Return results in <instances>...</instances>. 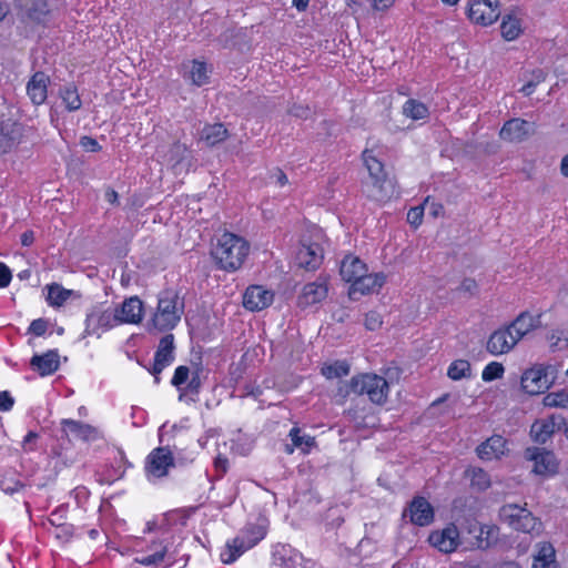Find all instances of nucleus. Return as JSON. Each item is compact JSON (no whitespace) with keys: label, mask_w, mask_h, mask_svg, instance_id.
<instances>
[{"label":"nucleus","mask_w":568,"mask_h":568,"mask_svg":"<svg viewBox=\"0 0 568 568\" xmlns=\"http://www.w3.org/2000/svg\"><path fill=\"white\" fill-rule=\"evenodd\" d=\"M250 252V243L242 236L224 232L213 246L212 256L221 270L234 272L239 270Z\"/></svg>","instance_id":"nucleus-1"},{"label":"nucleus","mask_w":568,"mask_h":568,"mask_svg":"<svg viewBox=\"0 0 568 568\" xmlns=\"http://www.w3.org/2000/svg\"><path fill=\"white\" fill-rule=\"evenodd\" d=\"M184 313V302L172 290L162 292L159 296L156 312L152 323L159 331L173 329L181 321Z\"/></svg>","instance_id":"nucleus-2"},{"label":"nucleus","mask_w":568,"mask_h":568,"mask_svg":"<svg viewBox=\"0 0 568 568\" xmlns=\"http://www.w3.org/2000/svg\"><path fill=\"white\" fill-rule=\"evenodd\" d=\"M266 536V530L260 525H250L243 529L236 537L227 540L225 547L221 551V560L223 564H233L245 551L256 546Z\"/></svg>","instance_id":"nucleus-3"},{"label":"nucleus","mask_w":568,"mask_h":568,"mask_svg":"<svg viewBox=\"0 0 568 568\" xmlns=\"http://www.w3.org/2000/svg\"><path fill=\"white\" fill-rule=\"evenodd\" d=\"M499 515L514 530L531 536H539L542 532V523L526 507L507 504L500 508Z\"/></svg>","instance_id":"nucleus-4"},{"label":"nucleus","mask_w":568,"mask_h":568,"mask_svg":"<svg viewBox=\"0 0 568 568\" xmlns=\"http://www.w3.org/2000/svg\"><path fill=\"white\" fill-rule=\"evenodd\" d=\"M363 160L373 183L368 196L379 202L390 199L395 192L394 183L386 178L384 164L368 150L363 152Z\"/></svg>","instance_id":"nucleus-5"},{"label":"nucleus","mask_w":568,"mask_h":568,"mask_svg":"<svg viewBox=\"0 0 568 568\" xmlns=\"http://www.w3.org/2000/svg\"><path fill=\"white\" fill-rule=\"evenodd\" d=\"M349 388L354 394L367 395L369 400L376 405L386 403L389 385L387 381L377 374H361L351 379Z\"/></svg>","instance_id":"nucleus-6"},{"label":"nucleus","mask_w":568,"mask_h":568,"mask_svg":"<svg viewBox=\"0 0 568 568\" xmlns=\"http://www.w3.org/2000/svg\"><path fill=\"white\" fill-rule=\"evenodd\" d=\"M202 373L203 369L200 366L190 368L187 366H178L172 377V385L179 390V399L195 402L200 390L202 388Z\"/></svg>","instance_id":"nucleus-7"},{"label":"nucleus","mask_w":568,"mask_h":568,"mask_svg":"<svg viewBox=\"0 0 568 568\" xmlns=\"http://www.w3.org/2000/svg\"><path fill=\"white\" fill-rule=\"evenodd\" d=\"M116 318L114 308L103 304L94 305L87 314L84 334L100 337L103 333L119 326Z\"/></svg>","instance_id":"nucleus-8"},{"label":"nucleus","mask_w":568,"mask_h":568,"mask_svg":"<svg viewBox=\"0 0 568 568\" xmlns=\"http://www.w3.org/2000/svg\"><path fill=\"white\" fill-rule=\"evenodd\" d=\"M174 467V457L168 447L154 448L145 460V476L149 481L155 483L168 476L171 468Z\"/></svg>","instance_id":"nucleus-9"},{"label":"nucleus","mask_w":568,"mask_h":568,"mask_svg":"<svg viewBox=\"0 0 568 568\" xmlns=\"http://www.w3.org/2000/svg\"><path fill=\"white\" fill-rule=\"evenodd\" d=\"M467 16L476 24L490 26L500 16L498 0H470Z\"/></svg>","instance_id":"nucleus-10"},{"label":"nucleus","mask_w":568,"mask_h":568,"mask_svg":"<svg viewBox=\"0 0 568 568\" xmlns=\"http://www.w3.org/2000/svg\"><path fill=\"white\" fill-rule=\"evenodd\" d=\"M466 532L471 537V546L486 549L498 538V527L493 524H480L476 519L466 521Z\"/></svg>","instance_id":"nucleus-11"},{"label":"nucleus","mask_w":568,"mask_h":568,"mask_svg":"<svg viewBox=\"0 0 568 568\" xmlns=\"http://www.w3.org/2000/svg\"><path fill=\"white\" fill-rule=\"evenodd\" d=\"M521 388L529 395L540 394L549 387L547 369L542 365H537L526 369L520 379Z\"/></svg>","instance_id":"nucleus-12"},{"label":"nucleus","mask_w":568,"mask_h":568,"mask_svg":"<svg viewBox=\"0 0 568 568\" xmlns=\"http://www.w3.org/2000/svg\"><path fill=\"white\" fill-rule=\"evenodd\" d=\"M174 359V336L168 334L160 339L158 349L154 355V363L150 368V373L154 376L155 383H159V375Z\"/></svg>","instance_id":"nucleus-13"},{"label":"nucleus","mask_w":568,"mask_h":568,"mask_svg":"<svg viewBox=\"0 0 568 568\" xmlns=\"http://www.w3.org/2000/svg\"><path fill=\"white\" fill-rule=\"evenodd\" d=\"M428 541L442 552H453L460 544L458 528L454 524H450L442 530L433 531L428 537Z\"/></svg>","instance_id":"nucleus-14"},{"label":"nucleus","mask_w":568,"mask_h":568,"mask_svg":"<svg viewBox=\"0 0 568 568\" xmlns=\"http://www.w3.org/2000/svg\"><path fill=\"white\" fill-rule=\"evenodd\" d=\"M517 339L511 333L508 326L500 327L494 331L487 341L486 349L494 356L508 354L516 345Z\"/></svg>","instance_id":"nucleus-15"},{"label":"nucleus","mask_w":568,"mask_h":568,"mask_svg":"<svg viewBox=\"0 0 568 568\" xmlns=\"http://www.w3.org/2000/svg\"><path fill=\"white\" fill-rule=\"evenodd\" d=\"M324 258L323 247L315 242L303 241L296 253V263L300 267L307 271L318 268Z\"/></svg>","instance_id":"nucleus-16"},{"label":"nucleus","mask_w":568,"mask_h":568,"mask_svg":"<svg viewBox=\"0 0 568 568\" xmlns=\"http://www.w3.org/2000/svg\"><path fill=\"white\" fill-rule=\"evenodd\" d=\"M272 568H304L303 555L290 545L278 544L272 551Z\"/></svg>","instance_id":"nucleus-17"},{"label":"nucleus","mask_w":568,"mask_h":568,"mask_svg":"<svg viewBox=\"0 0 568 568\" xmlns=\"http://www.w3.org/2000/svg\"><path fill=\"white\" fill-rule=\"evenodd\" d=\"M384 283L385 275L383 273L364 272V274L351 284L348 295L352 300H357L358 296L377 292Z\"/></svg>","instance_id":"nucleus-18"},{"label":"nucleus","mask_w":568,"mask_h":568,"mask_svg":"<svg viewBox=\"0 0 568 568\" xmlns=\"http://www.w3.org/2000/svg\"><path fill=\"white\" fill-rule=\"evenodd\" d=\"M526 458L534 462V473L537 475L548 476L557 470V462L555 455L544 448L532 447L526 449Z\"/></svg>","instance_id":"nucleus-19"},{"label":"nucleus","mask_w":568,"mask_h":568,"mask_svg":"<svg viewBox=\"0 0 568 568\" xmlns=\"http://www.w3.org/2000/svg\"><path fill=\"white\" fill-rule=\"evenodd\" d=\"M274 300V293L261 285H251L243 295V306L252 312L268 307Z\"/></svg>","instance_id":"nucleus-20"},{"label":"nucleus","mask_w":568,"mask_h":568,"mask_svg":"<svg viewBox=\"0 0 568 568\" xmlns=\"http://www.w3.org/2000/svg\"><path fill=\"white\" fill-rule=\"evenodd\" d=\"M406 516L414 525L424 527L434 520V509L426 498L415 497L404 511V517Z\"/></svg>","instance_id":"nucleus-21"},{"label":"nucleus","mask_w":568,"mask_h":568,"mask_svg":"<svg viewBox=\"0 0 568 568\" xmlns=\"http://www.w3.org/2000/svg\"><path fill=\"white\" fill-rule=\"evenodd\" d=\"M119 325L138 324L143 317V303L138 296L125 298L119 306L114 307Z\"/></svg>","instance_id":"nucleus-22"},{"label":"nucleus","mask_w":568,"mask_h":568,"mask_svg":"<svg viewBox=\"0 0 568 568\" xmlns=\"http://www.w3.org/2000/svg\"><path fill=\"white\" fill-rule=\"evenodd\" d=\"M22 139V128L11 120L0 121V153L6 154L17 148Z\"/></svg>","instance_id":"nucleus-23"},{"label":"nucleus","mask_w":568,"mask_h":568,"mask_svg":"<svg viewBox=\"0 0 568 568\" xmlns=\"http://www.w3.org/2000/svg\"><path fill=\"white\" fill-rule=\"evenodd\" d=\"M183 78L191 84L202 87L210 81L211 69L204 61L192 60L183 63Z\"/></svg>","instance_id":"nucleus-24"},{"label":"nucleus","mask_w":568,"mask_h":568,"mask_svg":"<svg viewBox=\"0 0 568 568\" xmlns=\"http://www.w3.org/2000/svg\"><path fill=\"white\" fill-rule=\"evenodd\" d=\"M531 130V124L523 119H510L499 131L500 139L508 142H520L528 136Z\"/></svg>","instance_id":"nucleus-25"},{"label":"nucleus","mask_w":568,"mask_h":568,"mask_svg":"<svg viewBox=\"0 0 568 568\" xmlns=\"http://www.w3.org/2000/svg\"><path fill=\"white\" fill-rule=\"evenodd\" d=\"M328 287L326 280L318 278L315 282L304 285L298 303L301 306H310L324 301L327 296Z\"/></svg>","instance_id":"nucleus-26"},{"label":"nucleus","mask_w":568,"mask_h":568,"mask_svg":"<svg viewBox=\"0 0 568 568\" xmlns=\"http://www.w3.org/2000/svg\"><path fill=\"white\" fill-rule=\"evenodd\" d=\"M540 315H532L528 312L520 313L508 326L513 335L519 342L528 333L540 326Z\"/></svg>","instance_id":"nucleus-27"},{"label":"nucleus","mask_w":568,"mask_h":568,"mask_svg":"<svg viewBox=\"0 0 568 568\" xmlns=\"http://www.w3.org/2000/svg\"><path fill=\"white\" fill-rule=\"evenodd\" d=\"M49 77L43 72H36L27 84V93L33 104L44 103L48 95Z\"/></svg>","instance_id":"nucleus-28"},{"label":"nucleus","mask_w":568,"mask_h":568,"mask_svg":"<svg viewBox=\"0 0 568 568\" xmlns=\"http://www.w3.org/2000/svg\"><path fill=\"white\" fill-rule=\"evenodd\" d=\"M506 439L503 436L494 435L477 448V455L483 460L500 458L506 452Z\"/></svg>","instance_id":"nucleus-29"},{"label":"nucleus","mask_w":568,"mask_h":568,"mask_svg":"<svg viewBox=\"0 0 568 568\" xmlns=\"http://www.w3.org/2000/svg\"><path fill=\"white\" fill-rule=\"evenodd\" d=\"M364 272H367V265L355 255H346L342 263L339 273L344 281L353 284Z\"/></svg>","instance_id":"nucleus-30"},{"label":"nucleus","mask_w":568,"mask_h":568,"mask_svg":"<svg viewBox=\"0 0 568 568\" xmlns=\"http://www.w3.org/2000/svg\"><path fill=\"white\" fill-rule=\"evenodd\" d=\"M30 365L41 376L51 375L59 368V353L52 349L42 355H34L30 361Z\"/></svg>","instance_id":"nucleus-31"},{"label":"nucleus","mask_w":568,"mask_h":568,"mask_svg":"<svg viewBox=\"0 0 568 568\" xmlns=\"http://www.w3.org/2000/svg\"><path fill=\"white\" fill-rule=\"evenodd\" d=\"M62 430L67 436H72L77 439L91 440L95 438L97 430L89 424L73 419H62Z\"/></svg>","instance_id":"nucleus-32"},{"label":"nucleus","mask_w":568,"mask_h":568,"mask_svg":"<svg viewBox=\"0 0 568 568\" xmlns=\"http://www.w3.org/2000/svg\"><path fill=\"white\" fill-rule=\"evenodd\" d=\"M288 437L292 442V445L285 446V453L288 455L293 454L295 448L300 449L303 454H308L316 445L315 438L302 433L298 427H293L288 433Z\"/></svg>","instance_id":"nucleus-33"},{"label":"nucleus","mask_w":568,"mask_h":568,"mask_svg":"<svg viewBox=\"0 0 568 568\" xmlns=\"http://www.w3.org/2000/svg\"><path fill=\"white\" fill-rule=\"evenodd\" d=\"M555 429L556 422L552 416L537 419L530 427V436L534 442L545 444L554 435Z\"/></svg>","instance_id":"nucleus-34"},{"label":"nucleus","mask_w":568,"mask_h":568,"mask_svg":"<svg viewBox=\"0 0 568 568\" xmlns=\"http://www.w3.org/2000/svg\"><path fill=\"white\" fill-rule=\"evenodd\" d=\"M556 551L550 542L538 545V551L534 557L532 568H552L556 564Z\"/></svg>","instance_id":"nucleus-35"},{"label":"nucleus","mask_w":568,"mask_h":568,"mask_svg":"<svg viewBox=\"0 0 568 568\" xmlns=\"http://www.w3.org/2000/svg\"><path fill=\"white\" fill-rule=\"evenodd\" d=\"M404 116L413 121H426L429 118V109L416 99H408L402 108Z\"/></svg>","instance_id":"nucleus-36"},{"label":"nucleus","mask_w":568,"mask_h":568,"mask_svg":"<svg viewBox=\"0 0 568 568\" xmlns=\"http://www.w3.org/2000/svg\"><path fill=\"white\" fill-rule=\"evenodd\" d=\"M26 10L31 20L38 23H44L48 21L50 9L47 0H30L26 4Z\"/></svg>","instance_id":"nucleus-37"},{"label":"nucleus","mask_w":568,"mask_h":568,"mask_svg":"<svg viewBox=\"0 0 568 568\" xmlns=\"http://www.w3.org/2000/svg\"><path fill=\"white\" fill-rule=\"evenodd\" d=\"M227 136V130L222 123L205 125L201 133V139L207 145H215L224 141Z\"/></svg>","instance_id":"nucleus-38"},{"label":"nucleus","mask_w":568,"mask_h":568,"mask_svg":"<svg viewBox=\"0 0 568 568\" xmlns=\"http://www.w3.org/2000/svg\"><path fill=\"white\" fill-rule=\"evenodd\" d=\"M47 287V301L51 306H62L74 294L73 291L67 290L57 283L50 284Z\"/></svg>","instance_id":"nucleus-39"},{"label":"nucleus","mask_w":568,"mask_h":568,"mask_svg":"<svg viewBox=\"0 0 568 568\" xmlns=\"http://www.w3.org/2000/svg\"><path fill=\"white\" fill-rule=\"evenodd\" d=\"M501 36L507 41L517 39L523 32L519 19L514 16H506L500 24Z\"/></svg>","instance_id":"nucleus-40"},{"label":"nucleus","mask_w":568,"mask_h":568,"mask_svg":"<svg viewBox=\"0 0 568 568\" xmlns=\"http://www.w3.org/2000/svg\"><path fill=\"white\" fill-rule=\"evenodd\" d=\"M542 405L549 408L568 409V388L550 392L542 397Z\"/></svg>","instance_id":"nucleus-41"},{"label":"nucleus","mask_w":568,"mask_h":568,"mask_svg":"<svg viewBox=\"0 0 568 568\" xmlns=\"http://www.w3.org/2000/svg\"><path fill=\"white\" fill-rule=\"evenodd\" d=\"M60 98L65 109L70 112L78 111L82 105L78 89L74 85H65L60 90Z\"/></svg>","instance_id":"nucleus-42"},{"label":"nucleus","mask_w":568,"mask_h":568,"mask_svg":"<svg viewBox=\"0 0 568 568\" xmlns=\"http://www.w3.org/2000/svg\"><path fill=\"white\" fill-rule=\"evenodd\" d=\"M447 375L454 381L469 377L471 375L469 362L466 359L454 361L448 367Z\"/></svg>","instance_id":"nucleus-43"},{"label":"nucleus","mask_w":568,"mask_h":568,"mask_svg":"<svg viewBox=\"0 0 568 568\" xmlns=\"http://www.w3.org/2000/svg\"><path fill=\"white\" fill-rule=\"evenodd\" d=\"M321 372L327 379L341 378L349 374V365L345 361H337L333 364L324 365Z\"/></svg>","instance_id":"nucleus-44"},{"label":"nucleus","mask_w":568,"mask_h":568,"mask_svg":"<svg viewBox=\"0 0 568 568\" xmlns=\"http://www.w3.org/2000/svg\"><path fill=\"white\" fill-rule=\"evenodd\" d=\"M471 487L477 490H485L490 486L489 475L481 468H471L468 470Z\"/></svg>","instance_id":"nucleus-45"},{"label":"nucleus","mask_w":568,"mask_h":568,"mask_svg":"<svg viewBox=\"0 0 568 568\" xmlns=\"http://www.w3.org/2000/svg\"><path fill=\"white\" fill-rule=\"evenodd\" d=\"M505 368L503 364L498 362H490L485 366L481 373V378L484 382H493L495 379L501 378L504 375Z\"/></svg>","instance_id":"nucleus-46"},{"label":"nucleus","mask_w":568,"mask_h":568,"mask_svg":"<svg viewBox=\"0 0 568 568\" xmlns=\"http://www.w3.org/2000/svg\"><path fill=\"white\" fill-rule=\"evenodd\" d=\"M548 341L552 349H564L568 346V332L565 329H554Z\"/></svg>","instance_id":"nucleus-47"},{"label":"nucleus","mask_w":568,"mask_h":568,"mask_svg":"<svg viewBox=\"0 0 568 568\" xmlns=\"http://www.w3.org/2000/svg\"><path fill=\"white\" fill-rule=\"evenodd\" d=\"M166 548L161 547L159 550L154 551L152 555L142 556L135 558V562L142 565V566H152L156 565L163 561L165 557Z\"/></svg>","instance_id":"nucleus-48"},{"label":"nucleus","mask_w":568,"mask_h":568,"mask_svg":"<svg viewBox=\"0 0 568 568\" xmlns=\"http://www.w3.org/2000/svg\"><path fill=\"white\" fill-rule=\"evenodd\" d=\"M382 317L377 312L371 311L365 315L364 325L368 331H376L382 326Z\"/></svg>","instance_id":"nucleus-49"},{"label":"nucleus","mask_w":568,"mask_h":568,"mask_svg":"<svg viewBox=\"0 0 568 568\" xmlns=\"http://www.w3.org/2000/svg\"><path fill=\"white\" fill-rule=\"evenodd\" d=\"M457 291L462 294L475 295L478 292V284L474 278L466 277L462 281Z\"/></svg>","instance_id":"nucleus-50"},{"label":"nucleus","mask_w":568,"mask_h":568,"mask_svg":"<svg viewBox=\"0 0 568 568\" xmlns=\"http://www.w3.org/2000/svg\"><path fill=\"white\" fill-rule=\"evenodd\" d=\"M424 216V206L412 207L407 213V222L417 227L422 224Z\"/></svg>","instance_id":"nucleus-51"},{"label":"nucleus","mask_w":568,"mask_h":568,"mask_svg":"<svg viewBox=\"0 0 568 568\" xmlns=\"http://www.w3.org/2000/svg\"><path fill=\"white\" fill-rule=\"evenodd\" d=\"M39 438L38 433L28 432L22 440V448L24 452H34L37 449V439Z\"/></svg>","instance_id":"nucleus-52"},{"label":"nucleus","mask_w":568,"mask_h":568,"mask_svg":"<svg viewBox=\"0 0 568 568\" xmlns=\"http://www.w3.org/2000/svg\"><path fill=\"white\" fill-rule=\"evenodd\" d=\"M214 468L217 473V478H222L229 468V459L219 454L214 459Z\"/></svg>","instance_id":"nucleus-53"},{"label":"nucleus","mask_w":568,"mask_h":568,"mask_svg":"<svg viewBox=\"0 0 568 568\" xmlns=\"http://www.w3.org/2000/svg\"><path fill=\"white\" fill-rule=\"evenodd\" d=\"M14 405V398L8 390H0V410L9 412Z\"/></svg>","instance_id":"nucleus-54"},{"label":"nucleus","mask_w":568,"mask_h":568,"mask_svg":"<svg viewBox=\"0 0 568 568\" xmlns=\"http://www.w3.org/2000/svg\"><path fill=\"white\" fill-rule=\"evenodd\" d=\"M80 145L88 152H99L102 149L99 142L91 136H82Z\"/></svg>","instance_id":"nucleus-55"},{"label":"nucleus","mask_w":568,"mask_h":568,"mask_svg":"<svg viewBox=\"0 0 568 568\" xmlns=\"http://www.w3.org/2000/svg\"><path fill=\"white\" fill-rule=\"evenodd\" d=\"M47 328H48L47 321L42 320V318H38V320H34L31 322L29 331L37 336H41L47 332Z\"/></svg>","instance_id":"nucleus-56"},{"label":"nucleus","mask_w":568,"mask_h":568,"mask_svg":"<svg viewBox=\"0 0 568 568\" xmlns=\"http://www.w3.org/2000/svg\"><path fill=\"white\" fill-rule=\"evenodd\" d=\"M12 280L10 268L2 262H0V288L7 287Z\"/></svg>","instance_id":"nucleus-57"},{"label":"nucleus","mask_w":568,"mask_h":568,"mask_svg":"<svg viewBox=\"0 0 568 568\" xmlns=\"http://www.w3.org/2000/svg\"><path fill=\"white\" fill-rule=\"evenodd\" d=\"M290 113L293 115V116H296V118H301V119H307L310 113H311V110L307 105H303V104H294L291 109H290Z\"/></svg>","instance_id":"nucleus-58"},{"label":"nucleus","mask_w":568,"mask_h":568,"mask_svg":"<svg viewBox=\"0 0 568 568\" xmlns=\"http://www.w3.org/2000/svg\"><path fill=\"white\" fill-rule=\"evenodd\" d=\"M64 520V511L62 510H54L50 514L48 518V523L52 526L60 527L63 526Z\"/></svg>","instance_id":"nucleus-59"},{"label":"nucleus","mask_w":568,"mask_h":568,"mask_svg":"<svg viewBox=\"0 0 568 568\" xmlns=\"http://www.w3.org/2000/svg\"><path fill=\"white\" fill-rule=\"evenodd\" d=\"M22 487H23V485H22V484H20L19 481L11 484V483H8V481L3 480V481L1 483V489H2L6 494H10V495H12V494H14V493L19 491Z\"/></svg>","instance_id":"nucleus-60"},{"label":"nucleus","mask_w":568,"mask_h":568,"mask_svg":"<svg viewBox=\"0 0 568 568\" xmlns=\"http://www.w3.org/2000/svg\"><path fill=\"white\" fill-rule=\"evenodd\" d=\"M395 0H374L373 8L377 11H385L394 4Z\"/></svg>","instance_id":"nucleus-61"},{"label":"nucleus","mask_w":568,"mask_h":568,"mask_svg":"<svg viewBox=\"0 0 568 568\" xmlns=\"http://www.w3.org/2000/svg\"><path fill=\"white\" fill-rule=\"evenodd\" d=\"M272 179L275 180V183L278 186H284V185H286L288 183V179H287L286 174L282 170H276L273 173Z\"/></svg>","instance_id":"nucleus-62"},{"label":"nucleus","mask_w":568,"mask_h":568,"mask_svg":"<svg viewBox=\"0 0 568 568\" xmlns=\"http://www.w3.org/2000/svg\"><path fill=\"white\" fill-rule=\"evenodd\" d=\"M34 242V233L32 231H26L21 235V244L23 246H30Z\"/></svg>","instance_id":"nucleus-63"},{"label":"nucleus","mask_w":568,"mask_h":568,"mask_svg":"<svg viewBox=\"0 0 568 568\" xmlns=\"http://www.w3.org/2000/svg\"><path fill=\"white\" fill-rule=\"evenodd\" d=\"M537 87V82L535 81H529L527 82L521 89H520V92H523L525 95H530L534 93L535 91V88Z\"/></svg>","instance_id":"nucleus-64"}]
</instances>
